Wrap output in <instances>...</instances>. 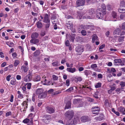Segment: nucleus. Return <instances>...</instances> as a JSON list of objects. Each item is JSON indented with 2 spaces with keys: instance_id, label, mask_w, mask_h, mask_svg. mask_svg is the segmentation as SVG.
<instances>
[{
  "instance_id": "2eb2a0df",
  "label": "nucleus",
  "mask_w": 125,
  "mask_h": 125,
  "mask_svg": "<svg viewBox=\"0 0 125 125\" xmlns=\"http://www.w3.org/2000/svg\"><path fill=\"white\" fill-rule=\"evenodd\" d=\"M39 35V34L38 33L34 32L32 33L31 37L32 39H36L38 37Z\"/></svg>"
},
{
  "instance_id": "3c124183",
  "label": "nucleus",
  "mask_w": 125,
  "mask_h": 125,
  "mask_svg": "<svg viewBox=\"0 0 125 125\" xmlns=\"http://www.w3.org/2000/svg\"><path fill=\"white\" fill-rule=\"evenodd\" d=\"M27 88L28 89H31V83H27Z\"/></svg>"
},
{
  "instance_id": "c756f323",
  "label": "nucleus",
  "mask_w": 125,
  "mask_h": 125,
  "mask_svg": "<svg viewBox=\"0 0 125 125\" xmlns=\"http://www.w3.org/2000/svg\"><path fill=\"white\" fill-rule=\"evenodd\" d=\"M92 36L93 37L92 40L93 41H94L95 40H98V37L96 35L94 34Z\"/></svg>"
},
{
  "instance_id": "2f4dec72",
  "label": "nucleus",
  "mask_w": 125,
  "mask_h": 125,
  "mask_svg": "<svg viewBox=\"0 0 125 125\" xmlns=\"http://www.w3.org/2000/svg\"><path fill=\"white\" fill-rule=\"evenodd\" d=\"M10 84L13 85H15L16 84V80L15 79H13L11 80L10 82Z\"/></svg>"
},
{
  "instance_id": "c9c22d12",
  "label": "nucleus",
  "mask_w": 125,
  "mask_h": 125,
  "mask_svg": "<svg viewBox=\"0 0 125 125\" xmlns=\"http://www.w3.org/2000/svg\"><path fill=\"white\" fill-rule=\"evenodd\" d=\"M73 90V87H71L70 88L66 90L65 91L66 92H71Z\"/></svg>"
},
{
  "instance_id": "6e6552de",
  "label": "nucleus",
  "mask_w": 125,
  "mask_h": 125,
  "mask_svg": "<svg viewBox=\"0 0 125 125\" xmlns=\"http://www.w3.org/2000/svg\"><path fill=\"white\" fill-rule=\"evenodd\" d=\"M43 21L46 23L50 22V20L49 19V16L48 14L46 13L44 14V19L43 20Z\"/></svg>"
},
{
  "instance_id": "37998d69",
  "label": "nucleus",
  "mask_w": 125,
  "mask_h": 125,
  "mask_svg": "<svg viewBox=\"0 0 125 125\" xmlns=\"http://www.w3.org/2000/svg\"><path fill=\"white\" fill-rule=\"evenodd\" d=\"M59 63L58 62H53L52 63V65L53 66H57L58 65Z\"/></svg>"
},
{
  "instance_id": "e433bc0d",
  "label": "nucleus",
  "mask_w": 125,
  "mask_h": 125,
  "mask_svg": "<svg viewBox=\"0 0 125 125\" xmlns=\"http://www.w3.org/2000/svg\"><path fill=\"white\" fill-rule=\"evenodd\" d=\"M112 16L114 18H116L117 15L116 12L114 11L113 12H112Z\"/></svg>"
},
{
  "instance_id": "aec40b11",
  "label": "nucleus",
  "mask_w": 125,
  "mask_h": 125,
  "mask_svg": "<svg viewBox=\"0 0 125 125\" xmlns=\"http://www.w3.org/2000/svg\"><path fill=\"white\" fill-rule=\"evenodd\" d=\"M118 110L119 112H121L123 114H125V109L124 107L121 106L118 108Z\"/></svg>"
},
{
  "instance_id": "4468645a",
  "label": "nucleus",
  "mask_w": 125,
  "mask_h": 125,
  "mask_svg": "<svg viewBox=\"0 0 125 125\" xmlns=\"http://www.w3.org/2000/svg\"><path fill=\"white\" fill-rule=\"evenodd\" d=\"M76 34L75 33H71V35H70L69 40L73 42H74L75 39Z\"/></svg>"
},
{
  "instance_id": "5701e85b",
  "label": "nucleus",
  "mask_w": 125,
  "mask_h": 125,
  "mask_svg": "<svg viewBox=\"0 0 125 125\" xmlns=\"http://www.w3.org/2000/svg\"><path fill=\"white\" fill-rule=\"evenodd\" d=\"M68 71L71 73H73L76 71V69L75 68H72L71 67L67 68L66 69Z\"/></svg>"
},
{
  "instance_id": "f257e3e1",
  "label": "nucleus",
  "mask_w": 125,
  "mask_h": 125,
  "mask_svg": "<svg viewBox=\"0 0 125 125\" xmlns=\"http://www.w3.org/2000/svg\"><path fill=\"white\" fill-rule=\"evenodd\" d=\"M74 114L73 111L69 110L65 113L64 115L66 119L70 120L73 118Z\"/></svg>"
},
{
  "instance_id": "864d4df0",
  "label": "nucleus",
  "mask_w": 125,
  "mask_h": 125,
  "mask_svg": "<svg viewBox=\"0 0 125 125\" xmlns=\"http://www.w3.org/2000/svg\"><path fill=\"white\" fill-rule=\"evenodd\" d=\"M52 77L54 80H57L58 78V77L55 75H52Z\"/></svg>"
},
{
  "instance_id": "f3484780",
  "label": "nucleus",
  "mask_w": 125,
  "mask_h": 125,
  "mask_svg": "<svg viewBox=\"0 0 125 125\" xmlns=\"http://www.w3.org/2000/svg\"><path fill=\"white\" fill-rule=\"evenodd\" d=\"M104 115L102 114H101L99 116L95 118L94 119L95 120L98 121H101L103 120L104 118Z\"/></svg>"
},
{
  "instance_id": "1a4fd4ad",
  "label": "nucleus",
  "mask_w": 125,
  "mask_h": 125,
  "mask_svg": "<svg viewBox=\"0 0 125 125\" xmlns=\"http://www.w3.org/2000/svg\"><path fill=\"white\" fill-rule=\"evenodd\" d=\"M76 51L78 52H82L84 51L83 47L81 45L78 46L76 49Z\"/></svg>"
},
{
  "instance_id": "0eeeda50",
  "label": "nucleus",
  "mask_w": 125,
  "mask_h": 125,
  "mask_svg": "<svg viewBox=\"0 0 125 125\" xmlns=\"http://www.w3.org/2000/svg\"><path fill=\"white\" fill-rule=\"evenodd\" d=\"M81 121L83 122H85L90 120L89 117L86 116H83L81 118Z\"/></svg>"
},
{
  "instance_id": "7c9ffc66",
  "label": "nucleus",
  "mask_w": 125,
  "mask_h": 125,
  "mask_svg": "<svg viewBox=\"0 0 125 125\" xmlns=\"http://www.w3.org/2000/svg\"><path fill=\"white\" fill-rule=\"evenodd\" d=\"M93 27V26L91 25H86L84 26V28L86 29H89L91 28V27Z\"/></svg>"
},
{
  "instance_id": "ddd939ff",
  "label": "nucleus",
  "mask_w": 125,
  "mask_h": 125,
  "mask_svg": "<svg viewBox=\"0 0 125 125\" xmlns=\"http://www.w3.org/2000/svg\"><path fill=\"white\" fill-rule=\"evenodd\" d=\"M39 42V39H32L30 41V42L34 44H36Z\"/></svg>"
},
{
  "instance_id": "bb28decb",
  "label": "nucleus",
  "mask_w": 125,
  "mask_h": 125,
  "mask_svg": "<svg viewBox=\"0 0 125 125\" xmlns=\"http://www.w3.org/2000/svg\"><path fill=\"white\" fill-rule=\"evenodd\" d=\"M20 62V61L18 60H15L14 63V67H16L19 64Z\"/></svg>"
},
{
  "instance_id": "cd10ccee",
  "label": "nucleus",
  "mask_w": 125,
  "mask_h": 125,
  "mask_svg": "<svg viewBox=\"0 0 125 125\" xmlns=\"http://www.w3.org/2000/svg\"><path fill=\"white\" fill-rule=\"evenodd\" d=\"M79 121L78 118L76 117V118L75 117L73 120V123L74 124H77V123Z\"/></svg>"
},
{
  "instance_id": "6ab92c4d",
  "label": "nucleus",
  "mask_w": 125,
  "mask_h": 125,
  "mask_svg": "<svg viewBox=\"0 0 125 125\" xmlns=\"http://www.w3.org/2000/svg\"><path fill=\"white\" fill-rule=\"evenodd\" d=\"M43 91V90L42 88H39L36 89L35 91V93L39 95L41 94Z\"/></svg>"
},
{
  "instance_id": "de8ad7c7",
  "label": "nucleus",
  "mask_w": 125,
  "mask_h": 125,
  "mask_svg": "<svg viewBox=\"0 0 125 125\" xmlns=\"http://www.w3.org/2000/svg\"><path fill=\"white\" fill-rule=\"evenodd\" d=\"M101 7L103 10H106V7L105 5L104 4H102Z\"/></svg>"
},
{
  "instance_id": "0e129e2a",
  "label": "nucleus",
  "mask_w": 125,
  "mask_h": 125,
  "mask_svg": "<svg viewBox=\"0 0 125 125\" xmlns=\"http://www.w3.org/2000/svg\"><path fill=\"white\" fill-rule=\"evenodd\" d=\"M48 37L47 36H46L43 37L42 39V40L43 41H45L48 40Z\"/></svg>"
},
{
  "instance_id": "c85d7f7f",
  "label": "nucleus",
  "mask_w": 125,
  "mask_h": 125,
  "mask_svg": "<svg viewBox=\"0 0 125 125\" xmlns=\"http://www.w3.org/2000/svg\"><path fill=\"white\" fill-rule=\"evenodd\" d=\"M17 93L19 94L18 96L19 98H23V95L21 94V92L20 91H17Z\"/></svg>"
},
{
  "instance_id": "4d7b16f0",
  "label": "nucleus",
  "mask_w": 125,
  "mask_h": 125,
  "mask_svg": "<svg viewBox=\"0 0 125 125\" xmlns=\"http://www.w3.org/2000/svg\"><path fill=\"white\" fill-rule=\"evenodd\" d=\"M11 75H9L7 76L6 77V79L7 81H9L10 80V78L11 77Z\"/></svg>"
},
{
  "instance_id": "7ed1b4c3",
  "label": "nucleus",
  "mask_w": 125,
  "mask_h": 125,
  "mask_svg": "<svg viewBox=\"0 0 125 125\" xmlns=\"http://www.w3.org/2000/svg\"><path fill=\"white\" fill-rule=\"evenodd\" d=\"M42 121L46 123H48L51 119V117L48 115H45L43 117Z\"/></svg>"
},
{
  "instance_id": "9b49d317",
  "label": "nucleus",
  "mask_w": 125,
  "mask_h": 125,
  "mask_svg": "<svg viewBox=\"0 0 125 125\" xmlns=\"http://www.w3.org/2000/svg\"><path fill=\"white\" fill-rule=\"evenodd\" d=\"M46 77L45 75H44L42 77V81H41L42 82H43L45 83L43 84L44 85H50V84L49 83H50V81H49L48 83H46L47 80L46 78Z\"/></svg>"
},
{
  "instance_id": "a18cd8bd",
  "label": "nucleus",
  "mask_w": 125,
  "mask_h": 125,
  "mask_svg": "<svg viewBox=\"0 0 125 125\" xmlns=\"http://www.w3.org/2000/svg\"><path fill=\"white\" fill-rule=\"evenodd\" d=\"M107 8L108 10H110L112 9V6L110 5H108L107 6Z\"/></svg>"
},
{
  "instance_id": "412c9836",
  "label": "nucleus",
  "mask_w": 125,
  "mask_h": 125,
  "mask_svg": "<svg viewBox=\"0 0 125 125\" xmlns=\"http://www.w3.org/2000/svg\"><path fill=\"white\" fill-rule=\"evenodd\" d=\"M71 102L70 101H68L66 104V106L64 108L65 109H68L71 108Z\"/></svg>"
},
{
  "instance_id": "72a5a7b5",
  "label": "nucleus",
  "mask_w": 125,
  "mask_h": 125,
  "mask_svg": "<svg viewBox=\"0 0 125 125\" xmlns=\"http://www.w3.org/2000/svg\"><path fill=\"white\" fill-rule=\"evenodd\" d=\"M95 13V10L93 9H91L89 11V14L90 15H93Z\"/></svg>"
},
{
  "instance_id": "052dcab7",
  "label": "nucleus",
  "mask_w": 125,
  "mask_h": 125,
  "mask_svg": "<svg viewBox=\"0 0 125 125\" xmlns=\"http://www.w3.org/2000/svg\"><path fill=\"white\" fill-rule=\"evenodd\" d=\"M13 98L14 97L13 95H11L10 99V102H13Z\"/></svg>"
},
{
  "instance_id": "49530a36",
  "label": "nucleus",
  "mask_w": 125,
  "mask_h": 125,
  "mask_svg": "<svg viewBox=\"0 0 125 125\" xmlns=\"http://www.w3.org/2000/svg\"><path fill=\"white\" fill-rule=\"evenodd\" d=\"M120 85L121 86V87H123L125 86V83L123 82H120Z\"/></svg>"
},
{
  "instance_id": "dca6fc26",
  "label": "nucleus",
  "mask_w": 125,
  "mask_h": 125,
  "mask_svg": "<svg viewBox=\"0 0 125 125\" xmlns=\"http://www.w3.org/2000/svg\"><path fill=\"white\" fill-rule=\"evenodd\" d=\"M47 95L46 93L43 91L42 93L39 95L38 97L40 98H44L46 97Z\"/></svg>"
},
{
  "instance_id": "338daca9",
  "label": "nucleus",
  "mask_w": 125,
  "mask_h": 125,
  "mask_svg": "<svg viewBox=\"0 0 125 125\" xmlns=\"http://www.w3.org/2000/svg\"><path fill=\"white\" fill-rule=\"evenodd\" d=\"M98 77L99 78H102L103 77L102 75L101 74H99L98 75Z\"/></svg>"
},
{
  "instance_id": "69168bd1",
  "label": "nucleus",
  "mask_w": 125,
  "mask_h": 125,
  "mask_svg": "<svg viewBox=\"0 0 125 125\" xmlns=\"http://www.w3.org/2000/svg\"><path fill=\"white\" fill-rule=\"evenodd\" d=\"M71 31L73 33H75V29L74 28H73V27H72L71 29H70Z\"/></svg>"
},
{
  "instance_id": "79ce46f5",
  "label": "nucleus",
  "mask_w": 125,
  "mask_h": 125,
  "mask_svg": "<svg viewBox=\"0 0 125 125\" xmlns=\"http://www.w3.org/2000/svg\"><path fill=\"white\" fill-rule=\"evenodd\" d=\"M81 33L83 36H85L86 35V32L85 30H82L81 31Z\"/></svg>"
},
{
  "instance_id": "58836bf2",
  "label": "nucleus",
  "mask_w": 125,
  "mask_h": 125,
  "mask_svg": "<svg viewBox=\"0 0 125 125\" xmlns=\"http://www.w3.org/2000/svg\"><path fill=\"white\" fill-rule=\"evenodd\" d=\"M120 6L121 7H125V2L124 1H122L120 3Z\"/></svg>"
},
{
  "instance_id": "393cba45",
  "label": "nucleus",
  "mask_w": 125,
  "mask_h": 125,
  "mask_svg": "<svg viewBox=\"0 0 125 125\" xmlns=\"http://www.w3.org/2000/svg\"><path fill=\"white\" fill-rule=\"evenodd\" d=\"M121 32V30L119 28H117L115 29L114 31V34H116L119 35Z\"/></svg>"
},
{
  "instance_id": "8fccbe9b",
  "label": "nucleus",
  "mask_w": 125,
  "mask_h": 125,
  "mask_svg": "<svg viewBox=\"0 0 125 125\" xmlns=\"http://www.w3.org/2000/svg\"><path fill=\"white\" fill-rule=\"evenodd\" d=\"M47 23L45 25V28L46 29H47L49 28L50 25V22Z\"/></svg>"
},
{
  "instance_id": "4c0bfd02",
  "label": "nucleus",
  "mask_w": 125,
  "mask_h": 125,
  "mask_svg": "<svg viewBox=\"0 0 125 125\" xmlns=\"http://www.w3.org/2000/svg\"><path fill=\"white\" fill-rule=\"evenodd\" d=\"M101 83H98L96 85H95V87L96 88H98L101 87Z\"/></svg>"
},
{
  "instance_id": "ea45409f",
  "label": "nucleus",
  "mask_w": 125,
  "mask_h": 125,
  "mask_svg": "<svg viewBox=\"0 0 125 125\" xmlns=\"http://www.w3.org/2000/svg\"><path fill=\"white\" fill-rule=\"evenodd\" d=\"M58 123L57 124V125H64L63 122L62 120H59L58 121Z\"/></svg>"
},
{
  "instance_id": "680f3d73",
  "label": "nucleus",
  "mask_w": 125,
  "mask_h": 125,
  "mask_svg": "<svg viewBox=\"0 0 125 125\" xmlns=\"http://www.w3.org/2000/svg\"><path fill=\"white\" fill-rule=\"evenodd\" d=\"M65 44L66 46H69V41L68 40H67L66 41V42H65Z\"/></svg>"
},
{
  "instance_id": "9d476101",
  "label": "nucleus",
  "mask_w": 125,
  "mask_h": 125,
  "mask_svg": "<svg viewBox=\"0 0 125 125\" xmlns=\"http://www.w3.org/2000/svg\"><path fill=\"white\" fill-rule=\"evenodd\" d=\"M46 111L47 112L50 114L53 113L54 112V110L53 108L49 106L46 107Z\"/></svg>"
},
{
  "instance_id": "e2e57ef3",
  "label": "nucleus",
  "mask_w": 125,
  "mask_h": 125,
  "mask_svg": "<svg viewBox=\"0 0 125 125\" xmlns=\"http://www.w3.org/2000/svg\"><path fill=\"white\" fill-rule=\"evenodd\" d=\"M125 17V15L123 14H121L120 15V18L121 19H122Z\"/></svg>"
},
{
  "instance_id": "6e6d98bb",
  "label": "nucleus",
  "mask_w": 125,
  "mask_h": 125,
  "mask_svg": "<svg viewBox=\"0 0 125 125\" xmlns=\"http://www.w3.org/2000/svg\"><path fill=\"white\" fill-rule=\"evenodd\" d=\"M70 81L69 79L67 80L66 81V85L67 86H68L69 85Z\"/></svg>"
},
{
  "instance_id": "a19ab883",
  "label": "nucleus",
  "mask_w": 125,
  "mask_h": 125,
  "mask_svg": "<svg viewBox=\"0 0 125 125\" xmlns=\"http://www.w3.org/2000/svg\"><path fill=\"white\" fill-rule=\"evenodd\" d=\"M41 79V77L40 76H37L36 77L35 81H40Z\"/></svg>"
},
{
  "instance_id": "20e7f679",
  "label": "nucleus",
  "mask_w": 125,
  "mask_h": 125,
  "mask_svg": "<svg viewBox=\"0 0 125 125\" xmlns=\"http://www.w3.org/2000/svg\"><path fill=\"white\" fill-rule=\"evenodd\" d=\"M32 75L31 73L29 72V74L24 78V81L28 82L31 81L32 79Z\"/></svg>"
},
{
  "instance_id": "603ef678",
  "label": "nucleus",
  "mask_w": 125,
  "mask_h": 125,
  "mask_svg": "<svg viewBox=\"0 0 125 125\" xmlns=\"http://www.w3.org/2000/svg\"><path fill=\"white\" fill-rule=\"evenodd\" d=\"M91 68H94L97 67V65L96 64H92L91 65Z\"/></svg>"
},
{
  "instance_id": "09e8293b",
  "label": "nucleus",
  "mask_w": 125,
  "mask_h": 125,
  "mask_svg": "<svg viewBox=\"0 0 125 125\" xmlns=\"http://www.w3.org/2000/svg\"><path fill=\"white\" fill-rule=\"evenodd\" d=\"M23 106L26 107V108L27 107V104L26 101H24L22 104Z\"/></svg>"
},
{
  "instance_id": "a878e982",
  "label": "nucleus",
  "mask_w": 125,
  "mask_h": 125,
  "mask_svg": "<svg viewBox=\"0 0 125 125\" xmlns=\"http://www.w3.org/2000/svg\"><path fill=\"white\" fill-rule=\"evenodd\" d=\"M41 21H39L37 23V27L39 28H41L42 27V25L41 22Z\"/></svg>"
},
{
  "instance_id": "774afa93",
  "label": "nucleus",
  "mask_w": 125,
  "mask_h": 125,
  "mask_svg": "<svg viewBox=\"0 0 125 125\" xmlns=\"http://www.w3.org/2000/svg\"><path fill=\"white\" fill-rule=\"evenodd\" d=\"M6 62H4L2 63L1 65V66L2 67H4L6 65Z\"/></svg>"
},
{
  "instance_id": "bf43d9fd",
  "label": "nucleus",
  "mask_w": 125,
  "mask_h": 125,
  "mask_svg": "<svg viewBox=\"0 0 125 125\" xmlns=\"http://www.w3.org/2000/svg\"><path fill=\"white\" fill-rule=\"evenodd\" d=\"M11 113L10 112H8L6 113V116L7 117L8 116H9L11 115Z\"/></svg>"
},
{
  "instance_id": "39448f33",
  "label": "nucleus",
  "mask_w": 125,
  "mask_h": 125,
  "mask_svg": "<svg viewBox=\"0 0 125 125\" xmlns=\"http://www.w3.org/2000/svg\"><path fill=\"white\" fill-rule=\"evenodd\" d=\"M85 3V0H77L76 2V6L77 7L84 6Z\"/></svg>"
},
{
  "instance_id": "423d86ee",
  "label": "nucleus",
  "mask_w": 125,
  "mask_h": 125,
  "mask_svg": "<svg viewBox=\"0 0 125 125\" xmlns=\"http://www.w3.org/2000/svg\"><path fill=\"white\" fill-rule=\"evenodd\" d=\"M92 109L93 110L92 111V112L93 114L98 115V112L100 110V109L97 106L93 107H92Z\"/></svg>"
},
{
  "instance_id": "473e14b6",
  "label": "nucleus",
  "mask_w": 125,
  "mask_h": 125,
  "mask_svg": "<svg viewBox=\"0 0 125 125\" xmlns=\"http://www.w3.org/2000/svg\"><path fill=\"white\" fill-rule=\"evenodd\" d=\"M40 54V51L39 50H36L34 53V55L36 56L39 55Z\"/></svg>"
},
{
  "instance_id": "a211bd4d",
  "label": "nucleus",
  "mask_w": 125,
  "mask_h": 125,
  "mask_svg": "<svg viewBox=\"0 0 125 125\" xmlns=\"http://www.w3.org/2000/svg\"><path fill=\"white\" fill-rule=\"evenodd\" d=\"M125 37L124 36H119L118 37V42L120 43H122L124 41Z\"/></svg>"
},
{
  "instance_id": "c03bdc74",
  "label": "nucleus",
  "mask_w": 125,
  "mask_h": 125,
  "mask_svg": "<svg viewBox=\"0 0 125 125\" xmlns=\"http://www.w3.org/2000/svg\"><path fill=\"white\" fill-rule=\"evenodd\" d=\"M30 120L29 119L26 118L23 120V122L25 123H27Z\"/></svg>"
},
{
  "instance_id": "f8f14e48",
  "label": "nucleus",
  "mask_w": 125,
  "mask_h": 125,
  "mask_svg": "<svg viewBox=\"0 0 125 125\" xmlns=\"http://www.w3.org/2000/svg\"><path fill=\"white\" fill-rule=\"evenodd\" d=\"M29 69V67L28 66H26L25 65H23L21 68V70L22 72H24V73L26 72Z\"/></svg>"
},
{
  "instance_id": "b1692460",
  "label": "nucleus",
  "mask_w": 125,
  "mask_h": 125,
  "mask_svg": "<svg viewBox=\"0 0 125 125\" xmlns=\"http://www.w3.org/2000/svg\"><path fill=\"white\" fill-rule=\"evenodd\" d=\"M114 62L115 63H120L121 65H124V64L122 63V61L120 59H115L114 60Z\"/></svg>"
},
{
  "instance_id": "f03ea898",
  "label": "nucleus",
  "mask_w": 125,
  "mask_h": 125,
  "mask_svg": "<svg viewBox=\"0 0 125 125\" xmlns=\"http://www.w3.org/2000/svg\"><path fill=\"white\" fill-rule=\"evenodd\" d=\"M103 12L101 9H97L96 11V16L98 19H102L103 17Z\"/></svg>"
},
{
  "instance_id": "5fc2aeb1",
  "label": "nucleus",
  "mask_w": 125,
  "mask_h": 125,
  "mask_svg": "<svg viewBox=\"0 0 125 125\" xmlns=\"http://www.w3.org/2000/svg\"><path fill=\"white\" fill-rule=\"evenodd\" d=\"M121 28L122 29L125 30V22L122 23Z\"/></svg>"
},
{
  "instance_id": "13d9d810",
  "label": "nucleus",
  "mask_w": 125,
  "mask_h": 125,
  "mask_svg": "<svg viewBox=\"0 0 125 125\" xmlns=\"http://www.w3.org/2000/svg\"><path fill=\"white\" fill-rule=\"evenodd\" d=\"M105 46V45L104 44H103L101 45L99 47V49L100 50L103 49Z\"/></svg>"
},
{
  "instance_id": "f704fd0d",
  "label": "nucleus",
  "mask_w": 125,
  "mask_h": 125,
  "mask_svg": "<svg viewBox=\"0 0 125 125\" xmlns=\"http://www.w3.org/2000/svg\"><path fill=\"white\" fill-rule=\"evenodd\" d=\"M79 99H74L73 103L74 104H76L78 103L79 101Z\"/></svg>"
},
{
  "instance_id": "4be33fe9",
  "label": "nucleus",
  "mask_w": 125,
  "mask_h": 125,
  "mask_svg": "<svg viewBox=\"0 0 125 125\" xmlns=\"http://www.w3.org/2000/svg\"><path fill=\"white\" fill-rule=\"evenodd\" d=\"M66 26L68 29H71L73 27V24L72 23L70 22H68V23H66Z\"/></svg>"
}]
</instances>
